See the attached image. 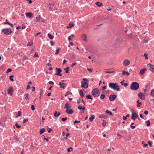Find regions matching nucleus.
<instances>
[{"instance_id":"obj_26","label":"nucleus","mask_w":154,"mask_h":154,"mask_svg":"<svg viewBox=\"0 0 154 154\" xmlns=\"http://www.w3.org/2000/svg\"><path fill=\"white\" fill-rule=\"evenodd\" d=\"M139 100H138L137 101V103H138V104L137 105V106L138 107H140L141 106V105H142V103L141 102H139Z\"/></svg>"},{"instance_id":"obj_17","label":"nucleus","mask_w":154,"mask_h":154,"mask_svg":"<svg viewBox=\"0 0 154 154\" xmlns=\"http://www.w3.org/2000/svg\"><path fill=\"white\" fill-rule=\"evenodd\" d=\"M60 114V112H58V113L57 112V111H55L54 112V116L55 117H58Z\"/></svg>"},{"instance_id":"obj_48","label":"nucleus","mask_w":154,"mask_h":154,"mask_svg":"<svg viewBox=\"0 0 154 154\" xmlns=\"http://www.w3.org/2000/svg\"><path fill=\"white\" fill-rule=\"evenodd\" d=\"M31 109L33 111H34L35 110V108L34 106L33 105H31Z\"/></svg>"},{"instance_id":"obj_60","label":"nucleus","mask_w":154,"mask_h":154,"mask_svg":"<svg viewBox=\"0 0 154 154\" xmlns=\"http://www.w3.org/2000/svg\"><path fill=\"white\" fill-rule=\"evenodd\" d=\"M30 88V87L29 85H28L26 88V90H28Z\"/></svg>"},{"instance_id":"obj_54","label":"nucleus","mask_w":154,"mask_h":154,"mask_svg":"<svg viewBox=\"0 0 154 154\" xmlns=\"http://www.w3.org/2000/svg\"><path fill=\"white\" fill-rule=\"evenodd\" d=\"M148 143L149 144V145L150 146H152V142H151L150 141H148Z\"/></svg>"},{"instance_id":"obj_9","label":"nucleus","mask_w":154,"mask_h":154,"mask_svg":"<svg viewBox=\"0 0 154 154\" xmlns=\"http://www.w3.org/2000/svg\"><path fill=\"white\" fill-rule=\"evenodd\" d=\"M130 63V60L128 59H126L123 61V65L125 66H128Z\"/></svg>"},{"instance_id":"obj_8","label":"nucleus","mask_w":154,"mask_h":154,"mask_svg":"<svg viewBox=\"0 0 154 154\" xmlns=\"http://www.w3.org/2000/svg\"><path fill=\"white\" fill-rule=\"evenodd\" d=\"M55 70L57 71V72L55 73V75H59L60 76H62V74L60 73L62 72V70L60 68H55Z\"/></svg>"},{"instance_id":"obj_20","label":"nucleus","mask_w":154,"mask_h":154,"mask_svg":"<svg viewBox=\"0 0 154 154\" xmlns=\"http://www.w3.org/2000/svg\"><path fill=\"white\" fill-rule=\"evenodd\" d=\"M45 129L44 128H41L40 131V134H42L45 131Z\"/></svg>"},{"instance_id":"obj_50","label":"nucleus","mask_w":154,"mask_h":154,"mask_svg":"<svg viewBox=\"0 0 154 154\" xmlns=\"http://www.w3.org/2000/svg\"><path fill=\"white\" fill-rule=\"evenodd\" d=\"M148 54L146 53H145L144 54V56L145 57V58L147 60L148 59V57H147Z\"/></svg>"},{"instance_id":"obj_55","label":"nucleus","mask_w":154,"mask_h":154,"mask_svg":"<svg viewBox=\"0 0 154 154\" xmlns=\"http://www.w3.org/2000/svg\"><path fill=\"white\" fill-rule=\"evenodd\" d=\"M105 72L106 73H112L114 72V71H105Z\"/></svg>"},{"instance_id":"obj_40","label":"nucleus","mask_w":154,"mask_h":154,"mask_svg":"<svg viewBox=\"0 0 154 154\" xmlns=\"http://www.w3.org/2000/svg\"><path fill=\"white\" fill-rule=\"evenodd\" d=\"M103 122L102 124V125L104 127H105L106 126V122H104V120H103Z\"/></svg>"},{"instance_id":"obj_3","label":"nucleus","mask_w":154,"mask_h":154,"mask_svg":"<svg viewBox=\"0 0 154 154\" xmlns=\"http://www.w3.org/2000/svg\"><path fill=\"white\" fill-rule=\"evenodd\" d=\"M139 87V84L136 82H132L131 85V89L133 90H137Z\"/></svg>"},{"instance_id":"obj_2","label":"nucleus","mask_w":154,"mask_h":154,"mask_svg":"<svg viewBox=\"0 0 154 154\" xmlns=\"http://www.w3.org/2000/svg\"><path fill=\"white\" fill-rule=\"evenodd\" d=\"M109 87L110 88H112L114 90H116L117 91H119L120 90L117 84L116 83H109Z\"/></svg>"},{"instance_id":"obj_36","label":"nucleus","mask_w":154,"mask_h":154,"mask_svg":"<svg viewBox=\"0 0 154 154\" xmlns=\"http://www.w3.org/2000/svg\"><path fill=\"white\" fill-rule=\"evenodd\" d=\"M60 50V48H58L56 50V52L55 53V54H57L59 53Z\"/></svg>"},{"instance_id":"obj_38","label":"nucleus","mask_w":154,"mask_h":154,"mask_svg":"<svg viewBox=\"0 0 154 154\" xmlns=\"http://www.w3.org/2000/svg\"><path fill=\"white\" fill-rule=\"evenodd\" d=\"M15 125L16 127L18 128H19L21 127V125H18V124L17 123H16Z\"/></svg>"},{"instance_id":"obj_31","label":"nucleus","mask_w":154,"mask_h":154,"mask_svg":"<svg viewBox=\"0 0 154 154\" xmlns=\"http://www.w3.org/2000/svg\"><path fill=\"white\" fill-rule=\"evenodd\" d=\"M66 84L65 83H62L61 85V86L60 87V88H64L66 86Z\"/></svg>"},{"instance_id":"obj_45","label":"nucleus","mask_w":154,"mask_h":154,"mask_svg":"<svg viewBox=\"0 0 154 154\" xmlns=\"http://www.w3.org/2000/svg\"><path fill=\"white\" fill-rule=\"evenodd\" d=\"M105 95L103 94H102L100 95V98L101 99H103L105 98Z\"/></svg>"},{"instance_id":"obj_27","label":"nucleus","mask_w":154,"mask_h":154,"mask_svg":"<svg viewBox=\"0 0 154 154\" xmlns=\"http://www.w3.org/2000/svg\"><path fill=\"white\" fill-rule=\"evenodd\" d=\"M86 97L88 99H91V100H92L93 99L92 97L90 94H89V95H86Z\"/></svg>"},{"instance_id":"obj_42","label":"nucleus","mask_w":154,"mask_h":154,"mask_svg":"<svg viewBox=\"0 0 154 154\" xmlns=\"http://www.w3.org/2000/svg\"><path fill=\"white\" fill-rule=\"evenodd\" d=\"M18 115H17V116H16V118H17V117H18V116H21V111H19L18 112Z\"/></svg>"},{"instance_id":"obj_39","label":"nucleus","mask_w":154,"mask_h":154,"mask_svg":"<svg viewBox=\"0 0 154 154\" xmlns=\"http://www.w3.org/2000/svg\"><path fill=\"white\" fill-rule=\"evenodd\" d=\"M12 71V69L10 68H8V69L6 71V73H8L10 72H11Z\"/></svg>"},{"instance_id":"obj_51","label":"nucleus","mask_w":154,"mask_h":154,"mask_svg":"<svg viewBox=\"0 0 154 154\" xmlns=\"http://www.w3.org/2000/svg\"><path fill=\"white\" fill-rule=\"evenodd\" d=\"M33 44V43L32 42L31 43H29L27 44V46H32V45Z\"/></svg>"},{"instance_id":"obj_18","label":"nucleus","mask_w":154,"mask_h":154,"mask_svg":"<svg viewBox=\"0 0 154 154\" xmlns=\"http://www.w3.org/2000/svg\"><path fill=\"white\" fill-rule=\"evenodd\" d=\"M26 15L29 18H31L32 16V14L31 12L27 13L26 14Z\"/></svg>"},{"instance_id":"obj_47","label":"nucleus","mask_w":154,"mask_h":154,"mask_svg":"<svg viewBox=\"0 0 154 154\" xmlns=\"http://www.w3.org/2000/svg\"><path fill=\"white\" fill-rule=\"evenodd\" d=\"M52 130H53L51 128H48V131L49 133H50L51 131H52Z\"/></svg>"},{"instance_id":"obj_7","label":"nucleus","mask_w":154,"mask_h":154,"mask_svg":"<svg viewBox=\"0 0 154 154\" xmlns=\"http://www.w3.org/2000/svg\"><path fill=\"white\" fill-rule=\"evenodd\" d=\"M132 112L131 118L133 120L135 121L136 119H138L139 120L138 115L133 110Z\"/></svg>"},{"instance_id":"obj_61","label":"nucleus","mask_w":154,"mask_h":154,"mask_svg":"<svg viewBox=\"0 0 154 154\" xmlns=\"http://www.w3.org/2000/svg\"><path fill=\"white\" fill-rule=\"evenodd\" d=\"M32 91H34L35 90V88L34 87H32Z\"/></svg>"},{"instance_id":"obj_22","label":"nucleus","mask_w":154,"mask_h":154,"mask_svg":"<svg viewBox=\"0 0 154 154\" xmlns=\"http://www.w3.org/2000/svg\"><path fill=\"white\" fill-rule=\"evenodd\" d=\"M105 113L107 114H109L110 115L112 116L113 114L112 112L109 110H107L105 111Z\"/></svg>"},{"instance_id":"obj_19","label":"nucleus","mask_w":154,"mask_h":154,"mask_svg":"<svg viewBox=\"0 0 154 154\" xmlns=\"http://www.w3.org/2000/svg\"><path fill=\"white\" fill-rule=\"evenodd\" d=\"M36 19L37 22H40L41 21L42 17L40 15H39L38 17H36Z\"/></svg>"},{"instance_id":"obj_5","label":"nucleus","mask_w":154,"mask_h":154,"mask_svg":"<svg viewBox=\"0 0 154 154\" xmlns=\"http://www.w3.org/2000/svg\"><path fill=\"white\" fill-rule=\"evenodd\" d=\"M92 94L93 96L98 97L100 95V92L98 89L95 88L93 90Z\"/></svg>"},{"instance_id":"obj_13","label":"nucleus","mask_w":154,"mask_h":154,"mask_svg":"<svg viewBox=\"0 0 154 154\" xmlns=\"http://www.w3.org/2000/svg\"><path fill=\"white\" fill-rule=\"evenodd\" d=\"M8 94H10L12 95L13 94V91L12 88L11 87H9L8 90Z\"/></svg>"},{"instance_id":"obj_10","label":"nucleus","mask_w":154,"mask_h":154,"mask_svg":"<svg viewBox=\"0 0 154 154\" xmlns=\"http://www.w3.org/2000/svg\"><path fill=\"white\" fill-rule=\"evenodd\" d=\"M117 96L116 95H111L109 97V99L110 101H113L116 98Z\"/></svg>"},{"instance_id":"obj_63","label":"nucleus","mask_w":154,"mask_h":154,"mask_svg":"<svg viewBox=\"0 0 154 154\" xmlns=\"http://www.w3.org/2000/svg\"><path fill=\"white\" fill-rule=\"evenodd\" d=\"M28 121V119H25L23 120V123H25L26 121Z\"/></svg>"},{"instance_id":"obj_21","label":"nucleus","mask_w":154,"mask_h":154,"mask_svg":"<svg viewBox=\"0 0 154 154\" xmlns=\"http://www.w3.org/2000/svg\"><path fill=\"white\" fill-rule=\"evenodd\" d=\"M79 93L80 94V95L82 97H83L84 96V95L83 94V93L82 90H81L79 91Z\"/></svg>"},{"instance_id":"obj_58","label":"nucleus","mask_w":154,"mask_h":154,"mask_svg":"<svg viewBox=\"0 0 154 154\" xmlns=\"http://www.w3.org/2000/svg\"><path fill=\"white\" fill-rule=\"evenodd\" d=\"M50 44H51V46H52L54 45V44L53 42L52 41H51L50 42Z\"/></svg>"},{"instance_id":"obj_32","label":"nucleus","mask_w":154,"mask_h":154,"mask_svg":"<svg viewBox=\"0 0 154 154\" xmlns=\"http://www.w3.org/2000/svg\"><path fill=\"white\" fill-rule=\"evenodd\" d=\"M74 26L73 24L69 23V26H67V28H71L72 27V26Z\"/></svg>"},{"instance_id":"obj_43","label":"nucleus","mask_w":154,"mask_h":154,"mask_svg":"<svg viewBox=\"0 0 154 154\" xmlns=\"http://www.w3.org/2000/svg\"><path fill=\"white\" fill-rule=\"evenodd\" d=\"M8 21V20L7 19H6V21H7V23H4L3 24L4 25H5L6 24H8L10 25L11 23H9Z\"/></svg>"},{"instance_id":"obj_29","label":"nucleus","mask_w":154,"mask_h":154,"mask_svg":"<svg viewBox=\"0 0 154 154\" xmlns=\"http://www.w3.org/2000/svg\"><path fill=\"white\" fill-rule=\"evenodd\" d=\"M95 4L99 7L101 6L102 5V3L100 2H96Z\"/></svg>"},{"instance_id":"obj_49","label":"nucleus","mask_w":154,"mask_h":154,"mask_svg":"<svg viewBox=\"0 0 154 154\" xmlns=\"http://www.w3.org/2000/svg\"><path fill=\"white\" fill-rule=\"evenodd\" d=\"M150 83L149 82L146 85V88H148V87H150Z\"/></svg>"},{"instance_id":"obj_1","label":"nucleus","mask_w":154,"mask_h":154,"mask_svg":"<svg viewBox=\"0 0 154 154\" xmlns=\"http://www.w3.org/2000/svg\"><path fill=\"white\" fill-rule=\"evenodd\" d=\"M64 107L65 109H66L65 111V112L67 114L71 115L74 112V111L72 109H69V108L70 109L71 108V106L68 103H66L65 104Z\"/></svg>"},{"instance_id":"obj_53","label":"nucleus","mask_w":154,"mask_h":154,"mask_svg":"<svg viewBox=\"0 0 154 154\" xmlns=\"http://www.w3.org/2000/svg\"><path fill=\"white\" fill-rule=\"evenodd\" d=\"M77 63L76 62L72 63L71 65V67H73L74 66L77 64Z\"/></svg>"},{"instance_id":"obj_46","label":"nucleus","mask_w":154,"mask_h":154,"mask_svg":"<svg viewBox=\"0 0 154 154\" xmlns=\"http://www.w3.org/2000/svg\"><path fill=\"white\" fill-rule=\"evenodd\" d=\"M67 117H65L64 118H62L61 119V120L63 122H64L67 119Z\"/></svg>"},{"instance_id":"obj_15","label":"nucleus","mask_w":154,"mask_h":154,"mask_svg":"<svg viewBox=\"0 0 154 154\" xmlns=\"http://www.w3.org/2000/svg\"><path fill=\"white\" fill-rule=\"evenodd\" d=\"M122 74L123 76L124 75L128 76L130 75V73L124 70L122 71Z\"/></svg>"},{"instance_id":"obj_35","label":"nucleus","mask_w":154,"mask_h":154,"mask_svg":"<svg viewBox=\"0 0 154 154\" xmlns=\"http://www.w3.org/2000/svg\"><path fill=\"white\" fill-rule=\"evenodd\" d=\"M146 123H147L146 126H147L149 127L150 125V122L149 120L146 121Z\"/></svg>"},{"instance_id":"obj_14","label":"nucleus","mask_w":154,"mask_h":154,"mask_svg":"<svg viewBox=\"0 0 154 154\" xmlns=\"http://www.w3.org/2000/svg\"><path fill=\"white\" fill-rule=\"evenodd\" d=\"M81 37L83 41L86 42L87 41L86 35L85 34H83L81 36Z\"/></svg>"},{"instance_id":"obj_16","label":"nucleus","mask_w":154,"mask_h":154,"mask_svg":"<svg viewBox=\"0 0 154 154\" xmlns=\"http://www.w3.org/2000/svg\"><path fill=\"white\" fill-rule=\"evenodd\" d=\"M146 70V69L145 68L142 69L140 70V73L141 75H143L145 71Z\"/></svg>"},{"instance_id":"obj_52","label":"nucleus","mask_w":154,"mask_h":154,"mask_svg":"<svg viewBox=\"0 0 154 154\" xmlns=\"http://www.w3.org/2000/svg\"><path fill=\"white\" fill-rule=\"evenodd\" d=\"M87 70L91 72L92 71V70H93L92 69H91V68H87Z\"/></svg>"},{"instance_id":"obj_44","label":"nucleus","mask_w":154,"mask_h":154,"mask_svg":"<svg viewBox=\"0 0 154 154\" xmlns=\"http://www.w3.org/2000/svg\"><path fill=\"white\" fill-rule=\"evenodd\" d=\"M8 21V20L7 19H6V21H7V23H4L3 24L4 25H5L6 24H8L10 25L11 23H9Z\"/></svg>"},{"instance_id":"obj_62","label":"nucleus","mask_w":154,"mask_h":154,"mask_svg":"<svg viewBox=\"0 0 154 154\" xmlns=\"http://www.w3.org/2000/svg\"><path fill=\"white\" fill-rule=\"evenodd\" d=\"M48 83L49 84H50L52 85H53L54 84V83L52 81H49L48 82Z\"/></svg>"},{"instance_id":"obj_4","label":"nucleus","mask_w":154,"mask_h":154,"mask_svg":"<svg viewBox=\"0 0 154 154\" xmlns=\"http://www.w3.org/2000/svg\"><path fill=\"white\" fill-rule=\"evenodd\" d=\"M82 80L84 81H82L81 82V83L82 84L81 87L82 88H84L86 89L88 87V83L85 81L88 82L89 81L85 78L83 79Z\"/></svg>"},{"instance_id":"obj_64","label":"nucleus","mask_w":154,"mask_h":154,"mask_svg":"<svg viewBox=\"0 0 154 154\" xmlns=\"http://www.w3.org/2000/svg\"><path fill=\"white\" fill-rule=\"evenodd\" d=\"M144 113L146 115H147L148 113V112L146 110L144 111Z\"/></svg>"},{"instance_id":"obj_25","label":"nucleus","mask_w":154,"mask_h":154,"mask_svg":"<svg viewBox=\"0 0 154 154\" xmlns=\"http://www.w3.org/2000/svg\"><path fill=\"white\" fill-rule=\"evenodd\" d=\"M64 70H65V72L66 73H68L69 70V66L67 67L66 68L64 69Z\"/></svg>"},{"instance_id":"obj_11","label":"nucleus","mask_w":154,"mask_h":154,"mask_svg":"<svg viewBox=\"0 0 154 154\" xmlns=\"http://www.w3.org/2000/svg\"><path fill=\"white\" fill-rule=\"evenodd\" d=\"M138 96L141 99L144 100L145 98V95L142 92H140L139 93Z\"/></svg>"},{"instance_id":"obj_41","label":"nucleus","mask_w":154,"mask_h":154,"mask_svg":"<svg viewBox=\"0 0 154 154\" xmlns=\"http://www.w3.org/2000/svg\"><path fill=\"white\" fill-rule=\"evenodd\" d=\"M71 150H73V148L72 147H69L67 149V151L69 152H70Z\"/></svg>"},{"instance_id":"obj_33","label":"nucleus","mask_w":154,"mask_h":154,"mask_svg":"<svg viewBox=\"0 0 154 154\" xmlns=\"http://www.w3.org/2000/svg\"><path fill=\"white\" fill-rule=\"evenodd\" d=\"M42 139H43L45 140H46L47 141H48V139L45 138V136L44 135H42Z\"/></svg>"},{"instance_id":"obj_56","label":"nucleus","mask_w":154,"mask_h":154,"mask_svg":"<svg viewBox=\"0 0 154 154\" xmlns=\"http://www.w3.org/2000/svg\"><path fill=\"white\" fill-rule=\"evenodd\" d=\"M34 56L35 57H39V56L38 55V53L37 52H35L34 54Z\"/></svg>"},{"instance_id":"obj_37","label":"nucleus","mask_w":154,"mask_h":154,"mask_svg":"<svg viewBox=\"0 0 154 154\" xmlns=\"http://www.w3.org/2000/svg\"><path fill=\"white\" fill-rule=\"evenodd\" d=\"M72 94V93L71 92H70L69 91H68L66 92V94L65 95V96L66 97V96H67V95H68L69 94L71 95Z\"/></svg>"},{"instance_id":"obj_24","label":"nucleus","mask_w":154,"mask_h":154,"mask_svg":"<svg viewBox=\"0 0 154 154\" xmlns=\"http://www.w3.org/2000/svg\"><path fill=\"white\" fill-rule=\"evenodd\" d=\"M48 36L49 38L51 39H53L54 38V36L51 35L50 33L48 34Z\"/></svg>"},{"instance_id":"obj_57","label":"nucleus","mask_w":154,"mask_h":154,"mask_svg":"<svg viewBox=\"0 0 154 154\" xmlns=\"http://www.w3.org/2000/svg\"><path fill=\"white\" fill-rule=\"evenodd\" d=\"M78 108L79 110H82V107L81 106H79L78 107Z\"/></svg>"},{"instance_id":"obj_6","label":"nucleus","mask_w":154,"mask_h":154,"mask_svg":"<svg viewBox=\"0 0 154 154\" xmlns=\"http://www.w3.org/2000/svg\"><path fill=\"white\" fill-rule=\"evenodd\" d=\"M2 31L5 34L7 35H9L12 33V31L10 28L4 29L2 30Z\"/></svg>"},{"instance_id":"obj_23","label":"nucleus","mask_w":154,"mask_h":154,"mask_svg":"<svg viewBox=\"0 0 154 154\" xmlns=\"http://www.w3.org/2000/svg\"><path fill=\"white\" fill-rule=\"evenodd\" d=\"M95 117L94 115H92L89 118L90 121L92 122L93 121V119Z\"/></svg>"},{"instance_id":"obj_12","label":"nucleus","mask_w":154,"mask_h":154,"mask_svg":"<svg viewBox=\"0 0 154 154\" xmlns=\"http://www.w3.org/2000/svg\"><path fill=\"white\" fill-rule=\"evenodd\" d=\"M147 66L150 67L149 69L150 71L154 72V66L151 64L149 63L147 65Z\"/></svg>"},{"instance_id":"obj_30","label":"nucleus","mask_w":154,"mask_h":154,"mask_svg":"<svg viewBox=\"0 0 154 154\" xmlns=\"http://www.w3.org/2000/svg\"><path fill=\"white\" fill-rule=\"evenodd\" d=\"M150 95L153 97H154V89L152 90L151 92L150 93Z\"/></svg>"},{"instance_id":"obj_59","label":"nucleus","mask_w":154,"mask_h":154,"mask_svg":"<svg viewBox=\"0 0 154 154\" xmlns=\"http://www.w3.org/2000/svg\"><path fill=\"white\" fill-rule=\"evenodd\" d=\"M81 99L79 98L78 100H77V103L78 104H79L80 103Z\"/></svg>"},{"instance_id":"obj_34","label":"nucleus","mask_w":154,"mask_h":154,"mask_svg":"<svg viewBox=\"0 0 154 154\" xmlns=\"http://www.w3.org/2000/svg\"><path fill=\"white\" fill-rule=\"evenodd\" d=\"M14 76L13 75H11L10 76V80L12 82H13L14 81V79L13 78V77Z\"/></svg>"},{"instance_id":"obj_28","label":"nucleus","mask_w":154,"mask_h":154,"mask_svg":"<svg viewBox=\"0 0 154 154\" xmlns=\"http://www.w3.org/2000/svg\"><path fill=\"white\" fill-rule=\"evenodd\" d=\"M25 99L26 100H29V95L28 94H25Z\"/></svg>"}]
</instances>
